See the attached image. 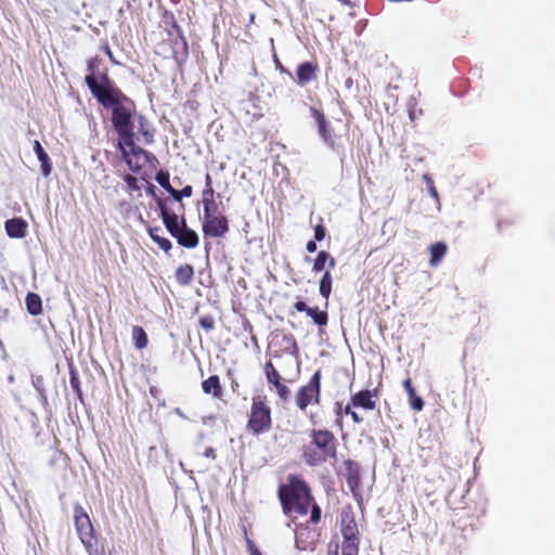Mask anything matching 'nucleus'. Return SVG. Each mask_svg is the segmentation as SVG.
I'll use <instances>...</instances> for the list:
<instances>
[{
	"label": "nucleus",
	"instance_id": "1",
	"mask_svg": "<svg viewBox=\"0 0 555 555\" xmlns=\"http://www.w3.org/2000/svg\"><path fill=\"white\" fill-rule=\"evenodd\" d=\"M85 80L92 95L104 107L112 109V124L120 138L119 142L130 144L134 135L133 102L115 87V83L106 76H104L102 85L98 83L92 75L86 76Z\"/></svg>",
	"mask_w": 555,
	"mask_h": 555
},
{
	"label": "nucleus",
	"instance_id": "2",
	"mask_svg": "<svg viewBox=\"0 0 555 555\" xmlns=\"http://www.w3.org/2000/svg\"><path fill=\"white\" fill-rule=\"evenodd\" d=\"M279 495L286 514L295 512L305 515L313 501L305 481L297 477H291L288 486H281Z\"/></svg>",
	"mask_w": 555,
	"mask_h": 555
},
{
	"label": "nucleus",
	"instance_id": "3",
	"mask_svg": "<svg viewBox=\"0 0 555 555\" xmlns=\"http://www.w3.org/2000/svg\"><path fill=\"white\" fill-rule=\"evenodd\" d=\"M336 456V440L328 430H312L311 441L304 448L307 464L317 466Z\"/></svg>",
	"mask_w": 555,
	"mask_h": 555
},
{
	"label": "nucleus",
	"instance_id": "4",
	"mask_svg": "<svg viewBox=\"0 0 555 555\" xmlns=\"http://www.w3.org/2000/svg\"><path fill=\"white\" fill-rule=\"evenodd\" d=\"M247 426L256 435L268 430L271 426V411L261 397L253 399Z\"/></svg>",
	"mask_w": 555,
	"mask_h": 555
},
{
	"label": "nucleus",
	"instance_id": "5",
	"mask_svg": "<svg viewBox=\"0 0 555 555\" xmlns=\"http://www.w3.org/2000/svg\"><path fill=\"white\" fill-rule=\"evenodd\" d=\"M74 520L81 543L83 544L88 553L92 555V547L94 542L93 526L91 524L89 515L78 504L74 506Z\"/></svg>",
	"mask_w": 555,
	"mask_h": 555
},
{
	"label": "nucleus",
	"instance_id": "6",
	"mask_svg": "<svg viewBox=\"0 0 555 555\" xmlns=\"http://www.w3.org/2000/svg\"><path fill=\"white\" fill-rule=\"evenodd\" d=\"M321 373L317 371L309 383L301 387L296 396V404L300 410H305L308 404L320 401V390H321Z\"/></svg>",
	"mask_w": 555,
	"mask_h": 555
},
{
	"label": "nucleus",
	"instance_id": "7",
	"mask_svg": "<svg viewBox=\"0 0 555 555\" xmlns=\"http://www.w3.org/2000/svg\"><path fill=\"white\" fill-rule=\"evenodd\" d=\"M118 147L129 169L133 172H139L147 159L146 152L141 147L135 146L133 139H131L130 144L119 142Z\"/></svg>",
	"mask_w": 555,
	"mask_h": 555
},
{
	"label": "nucleus",
	"instance_id": "8",
	"mask_svg": "<svg viewBox=\"0 0 555 555\" xmlns=\"http://www.w3.org/2000/svg\"><path fill=\"white\" fill-rule=\"evenodd\" d=\"M203 231L207 236H223L229 231L228 220L223 215H215L212 217L205 218L203 222Z\"/></svg>",
	"mask_w": 555,
	"mask_h": 555
},
{
	"label": "nucleus",
	"instance_id": "9",
	"mask_svg": "<svg viewBox=\"0 0 555 555\" xmlns=\"http://www.w3.org/2000/svg\"><path fill=\"white\" fill-rule=\"evenodd\" d=\"M311 116L315 119L318 125V132L322 138L323 142L330 146L334 145L333 133L332 130L325 119L323 113H321L315 107H310Z\"/></svg>",
	"mask_w": 555,
	"mask_h": 555
},
{
	"label": "nucleus",
	"instance_id": "10",
	"mask_svg": "<svg viewBox=\"0 0 555 555\" xmlns=\"http://www.w3.org/2000/svg\"><path fill=\"white\" fill-rule=\"evenodd\" d=\"M340 531L344 540L359 539L358 526L351 512L341 513Z\"/></svg>",
	"mask_w": 555,
	"mask_h": 555
},
{
	"label": "nucleus",
	"instance_id": "11",
	"mask_svg": "<svg viewBox=\"0 0 555 555\" xmlns=\"http://www.w3.org/2000/svg\"><path fill=\"white\" fill-rule=\"evenodd\" d=\"M173 237L177 238L181 246L186 248H194L198 245L197 233L189 229L184 220H182V229Z\"/></svg>",
	"mask_w": 555,
	"mask_h": 555
},
{
	"label": "nucleus",
	"instance_id": "12",
	"mask_svg": "<svg viewBox=\"0 0 555 555\" xmlns=\"http://www.w3.org/2000/svg\"><path fill=\"white\" fill-rule=\"evenodd\" d=\"M27 222L22 218L9 219L5 230L10 237L22 238L26 235Z\"/></svg>",
	"mask_w": 555,
	"mask_h": 555
},
{
	"label": "nucleus",
	"instance_id": "13",
	"mask_svg": "<svg viewBox=\"0 0 555 555\" xmlns=\"http://www.w3.org/2000/svg\"><path fill=\"white\" fill-rule=\"evenodd\" d=\"M317 66L310 62L300 64L297 68V83L305 86L315 78Z\"/></svg>",
	"mask_w": 555,
	"mask_h": 555
},
{
	"label": "nucleus",
	"instance_id": "14",
	"mask_svg": "<svg viewBox=\"0 0 555 555\" xmlns=\"http://www.w3.org/2000/svg\"><path fill=\"white\" fill-rule=\"evenodd\" d=\"M160 215L169 233L175 236L182 229L179 225L178 216L175 214H170L166 206L159 202Z\"/></svg>",
	"mask_w": 555,
	"mask_h": 555
},
{
	"label": "nucleus",
	"instance_id": "15",
	"mask_svg": "<svg viewBox=\"0 0 555 555\" xmlns=\"http://www.w3.org/2000/svg\"><path fill=\"white\" fill-rule=\"evenodd\" d=\"M352 405L357 408H363L366 410L375 409V401L373 400V393L370 390H361L357 392L352 399Z\"/></svg>",
	"mask_w": 555,
	"mask_h": 555
},
{
	"label": "nucleus",
	"instance_id": "16",
	"mask_svg": "<svg viewBox=\"0 0 555 555\" xmlns=\"http://www.w3.org/2000/svg\"><path fill=\"white\" fill-rule=\"evenodd\" d=\"M310 532L307 527H301L296 531V548L299 551L312 550L314 540L309 537Z\"/></svg>",
	"mask_w": 555,
	"mask_h": 555
},
{
	"label": "nucleus",
	"instance_id": "17",
	"mask_svg": "<svg viewBox=\"0 0 555 555\" xmlns=\"http://www.w3.org/2000/svg\"><path fill=\"white\" fill-rule=\"evenodd\" d=\"M34 152L36 153L39 162L41 163V172L44 177H48L51 173L52 166L50 163L49 155L43 150L42 145L39 141L34 142Z\"/></svg>",
	"mask_w": 555,
	"mask_h": 555
},
{
	"label": "nucleus",
	"instance_id": "18",
	"mask_svg": "<svg viewBox=\"0 0 555 555\" xmlns=\"http://www.w3.org/2000/svg\"><path fill=\"white\" fill-rule=\"evenodd\" d=\"M203 391L207 395H212L215 398H220L221 386L217 375H212L202 383Z\"/></svg>",
	"mask_w": 555,
	"mask_h": 555
},
{
	"label": "nucleus",
	"instance_id": "19",
	"mask_svg": "<svg viewBox=\"0 0 555 555\" xmlns=\"http://www.w3.org/2000/svg\"><path fill=\"white\" fill-rule=\"evenodd\" d=\"M403 386L409 395L412 409L415 411H422L424 408V401L421 397L416 396V392L412 386L411 379L410 378L405 379L403 382Z\"/></svg>",
	"mask_w": 555,
	"mask_h": 555
},
{
	"label": "nucleus",
	"instance_id": "20",
	"mask_svg": "<svg viewBox=\"0 0 555 555\" xmlns=\"http://www.w3.org/2000/svg\"><path fill=\"white\" fill-rule=\"evenodd\" d=\"M194 276V270L190 264L180 266L176 270V279L180 285H189Z\"/></svg>",
	"mask_w": 555,
	"mask_h": 555
},
{
	"label": "nucleus",
	"instance_id": "21",
	"mask_svg": "<svg viewBox=\"0 0 555 555\" xmlns=\"http://www.w3.org/2000/svg\"><path fill=\"white\" fill-rule=\"evenodd\" d=\"M26 307H27V311L31 315L40 314L42 311V301H41L40 296L35 293H29L26 296Z\"/></svg>",
	"mask_w": 555,
	"mask_h": 555
},
{
	"label": "nucleus",
	"instance_id": "22",
	"mask_svg": "<svg viewBox=\"0 0 555 555\" xmlns=\"http://www.w3.org/2000/svg\"><path fill=\"white\" fill-rule=\"evenodd\" d=\"M447 253V245L444 243H436L434 245H431L430 247V255H431V258H430V266L431 267H436L440 261L441 259L444 257Z\"/></svg>",
	"mask_w": 555,
	"mask_h": 555
},
{
	"label": "nucleus",
	"instance_id": "23",
	"mask_svg": "<svg viewBox=\"0 0 555 555\" xmlns=\"http://www.w3.org/2000/svg\"><path fill=\"white\" fill-rule=\"evenodd\" d=\"M132 339H133L134 346L138 349H143L147 346V335L141 326L132 327Z\"/></svg>",
	"mask_w": 555,
	"mask_h": 555
},
{
	"label": "nucleus",
	"instance_id": "24",
	"mask_svg": "<svg viewBox=\"0 0 555 555\" xmlns=\"http://www.w3.org/2000/svg\"><path fill=\"white\" fill-rule=\"evenodd\" d=\"M160 231L159 228H154L149 230V234L151 238L165 251L170 250L171 248V242L165 237H162L158 235V232Z\"/></svg>",
	"mask_w": 555,
	"mask_h": 555
},
{
	"label": "nucleus",
	"instance_id": "25",
	"mask_svg": "<svg viewBox=\"0 0 555 555\" xmlns=\"http://www.w3.org/2000/svg\"><path fill=\"white\" fill-rule=\"evenodd\" d=\"M320 294L322 297H324L325 299H327L331 295V292H332V276H331V273L328 271H326L321 281H320Z\"/></svg>",
	"mask_w": 555,
	"mask_h": 555
},
{
	"label": "nucleus",
	"instance_id": "26",
	"mask_svg": "<svg viewBox=\"0 0 555 555\" xmlns=\"http://www.w3.org/2000/svg\"><path fill=\"white\" fill-rule=\"evenodd\" d=\"M343 555H358L359 554V539L344 540L341 545Z\"/></svg>",
	"mask_w": 555,
	"mask_h": 555
},
{
	"label": "nucleus",
	"instance_id": "27",
	"mask_svg": "<svg viewBox=\"0 0 555 555\" xmlns=\"http://www.w3.org/2000/svg\"><path fill=\"white\" fill-rule=\"evenodd\" d=\"M307 315L310 317L313 322L320 326L326 325L327 323V313L325 311H320L318 308H310L307 312Z\"/></svg>",
	"mask_w": 555,
	"mask_h": 555
},
{
	"label": "nucleus",
	"instance_id": "28",
	"mask_svg": "<svg viewBox=\"0 0 555 555\" xmlns=\"http://www.w3.org/2000/svg\"><path fill=\"white\" fill-rule=\"evenodd\" d=\"M33 385L39 393V398L42 404L48 403V399L44 390V382L42 376H33Z\"/></svg>",
	"mask_w": 555,
	"mask_h": 555
},
{
	"label": "nucleus",
	"instance_id": "29",
	"mask_svg": "<svg viewBox=\"0 0 555 555\" xmlns=\"http://www.w3.org/2000/svg\"><path fill=\"white\" fill-rule=\"evenodd\" d=\"M266 376L269 383L273 384L274 386L279 385L280 382V374L273 366L271 362H268L264 366Z\"/></svg>",
	"mask_w": 555,
	"mask_h": 555
},
{
	"label": "nucleus",
	"instance_id": "30",
	"mask_svg": "<svg viewBox=\"0 0 555 555\" xmlns=\"http://www.w3.org/2000/svg\"><path fill=\"white\" fill-rule=\"evenodd\" d=\"M330 258V255L326 253V251H320L317 256V258L314 259V263H313V268L312 270L314 272H320L324 269V266L326 263V261L328 260Z\"/></svg>",
	"mask_w": 555,
	"mask_h": 555
},
{
	"label": "nucleus",
	"instance_id": "31",
	"mask_svg": "<svg viewBox=\"0 0 555 555\" xmlns=\"http://www.w3.org/2000/svg\"><path fill=\"white\" fill-rule=\"evenodd\" d=\"M192 186L191 185H186L184 186L182 190L178 191L176 189H171L169 190V194L176 199V201H181L182 197H190L192 195Z\"/></svg>",
	"mask_w": 555,
	"mask_h": 555
},
{
	"label": "nucleus",
	"instance_id": "32",
	"mask_svg": "<svg viewBox=\"0 0 555 555\" xmlns=\"http://www.w3.org/2000/svg\"><path fill=\"white\" fill-rule=\"evenodd\" d=\"M204 205V219L215 215H221L215 202L203 201Z\"/></svg>",
	"mask_w": 555,
	"mask_h": 555
},
{
	"label": "nucleus",
	"instance_id": "33",
	"mask_svg": "<svg viewBox=\"0 0 555 555\" xmlns=\"http://www.w3.org/2000/svg\"><path fill=\"white\" fill-rule=\"evenodd\" d=\"M203 201L215 202L211 178L209 175L206 176V189L203 191Z\"/></svg>",
	"mask_w": 555,
	"mask_h": 555
},
{
	"label": "nucleus",
	"instance_id": "34",
	"mask_svg": "<svg viewBox=\"0 0 555 555\" xmlns=\"http://www.w3.org/2000/svg\"><path fill=\"white\" fill-rule=\"evenodd\" d=\"M156 181L158 182V184L160 186H163L168 193H169V190L173 189L171 185H170V182H169V175L167 172H158L157 176H156Z\"/></svg>",
	"mask_w": 555,
	"mask_h": 555
},
{
	"label": "nucleus",
	"instance_id": "35",
	"mask_svg": "<svg viewBox=\"0 0 555 555\" xmlns=\"http://www.w3.org/2000/svg\"><path fill=\"white\" fill-rule=\"evenodd\" d=\"M423 179H424V181H425V182H426V184H427L428 192H429L430 196H431L433 198H435L437 202H439L438 192H437V190H436V188H435L434 181H433V179L430 178V176H428V175H424Z\"/></svg>",
	"mask_w": 555,
	"mask_h": 555
},
{
	"label": "nucleus",
	"instance_id": "36",
	"mask_svg": "<svg viewBox=\"0 0 555 555\" xmlns=\"http://www.w3.org/2000/svg\"><path fill=\"white\" fill-rule=\"evenodd\" d=\"M275 388H276L278 395L280 396V398L283 401H287L289 399L291 389L286 385L280 383L279 385L275 386Z\"/></svg>",
	"mask_w": 555,
	"mask_h": 555
},
{
	"label": "nucleus",
	"instance_id": "37",
	"mask_svg": "<svg viewBox=\"0 0 555 555\" xmlns=\"http://www.w3.org/2000/svg\"><path fill=\"white\" fill-rule=\"evenodd\" d=\"M347 482L350 489L353 491L359 485L358 474L351 470L348 475Z\"/></svg>",
	"mask_w": 555,
	"mask_h": 555
},
{
	"label": "nucleus",
	"instance_id": "38",
	"mask_svg": "<svg viewBox=\"0 0 555 555\" xmlns=\"http://www.w3.org/2000/svg\"><path fill=\"white\" fill-rule=\"evenodd\" d=\"M199 324L206 331H210L211 328H214L215 322L211 317H203L199 320Z\"/></svg>",
	"mask_w": 555,
	"mask_h": 555
},
{
	"label": "nucleus",
	"instance_id": "39",
	"mask_svg": "<svg viewBox=\"0 0 555 555\" xmlns=\"http://www.w3.org/2000/svg\"><path fill=\"white\" fill-rule=\"evenodd\" d=\"M311 507L310 520L311 522L317 524L321 518V509L317 504H312Z\"/></svg>",
	"mask_w": 555,
	"mask_h": 555
},
{
	"label": "nucleus",
	"instance_id": "40",
	"mask_svg": "<svg viewBox=\"0 0 555 555\" xmlns=\"http://www.w3.org/2000/svg\"><path fill=\"white\" fill-rule=\"evenodd\" d=\"M325 236V231L324 229L321 227V225H318L315 229H314V238L317 241H322Z\"/></svg>",
	"mask_w": 555,
	"mask_h": 555
},
{
	"label": "nucleus",
	"instance_id": "41",
	"mask_svg": "<svg viewBox=\"0 0 555 555\" xmlns=\"http://www.w3.org/2000/svg\"><path fill=\"white\" fill-rule=\"evenodd\" d=\"M295 309L299 312H308V310L310 309V307H308L306 305V302L304 301H297L295 305H294Z\"/></svg>",
	"mask_w": 555,
	"mask_h": 555
},
{
	"label": "nucleus",
	"instance_id": "42",
	"mask_svg": "<svg viewBox=\"0 0 555 555\" xmlns=\"http://www.w3.org/2000/svg\"><path fill=\"white\" fill-rule=\"evenodd\" d=\"M139 122H140V127H141L140 131H141L144 135H147V134H149V132H147V130H145V122H146L145 118H144V117H142V116H140V117H139Z\"/></svg>",
	"mask_w": 555,
	"mask_h": 555
},
{
	"label": "nucleus",
	"instance_id": "43",
	"mask_svg": "<svg viewBox=\"0 0 555 555\" xmlns=\"http://www.w3.org/2000/svg\"><path fill=\"white\" fill-rule=\"evenodd\" d=\"M70 385H72V387H73L77 392H80L79 382H78V378H77L76 376H72V377H70Z\"/></svg>",
	"mask_w": 555,
	"mask_h": 555
},
{
	"label": "nucleus",
	"instance_id": "44",
	"mask_svg": "<svg viewBox=\"0 0 555 555\" xmlns=\"http://www.w3.org/2000/svg\"><path fill=\"white\" fill-rule=\"evenodd\" d=\"M204 456L214 460L216 457L215 450L212 448H207L204 452Z\"/></svg>",
	"mask_w": 555,
	"mask_h": 555
},
{
	"label": "nucleus",
	"instance_id": "45",
	"mask_svg": "<svg viewBox=\"0 0 555 555\" xmlns=\"http://www.w3.org/2000/svg\"><path fill=\"white\" fill-rule=\"evenodd\" d=\"M309 253H314L317 250V244L313 241H309L306 246Z\"/></svg>",
	"mask_w": 555,
	"mask_h": 555
},
{
	"label": "nucleus",
	"instance_id": "46",
	"mask_svg": "<svg viewBox=\"0 0 555 555\" xmlns=\"http://www.w3.org/2000/svg\"><path fill=\"white\" fill-rule=\"evenodd\" d=\"M350 416H351V418L353 420V422H354V423H358V424H359V423H361V422H362V418H361V417L358 415V413H357V412H354V411H353V412H350Z\"/></svg>",
	"mask_w": 555,
	"mask_h": 555
},
{
	"label": "nucleus",
	"instance_id": "47",
	"mask_svg": "<svg viewBox=\"0 0 555 555\" xmlns=\"http://www.w3.org/2000/svg\"><path fill=\"white\" fill-rule=\"evenodd\" d=\"M181 46V49L184 53H186V50H188V44L185 42V40L183 38H181V41L179 43Z\"/></svg>",
	"mask_w": 555,
	"mask_h": 555
},
{
	"label": "nucleus",
	"instance_id": "48",
	"mask_svg": "<svg viewBox=\"0 0 555 555\" xmlns=\"http://www.w3.org/2000/svg\"><path fill=\"white\" fill-rule=\"evenodd\" d=\"M126 181H127L128 183H132V182H134V181H135V178H133L132 176H127V177H126Z\"/></svg>",
	"mask_w": 555,
	"mask_h": 555
},
{
	"label": "nucleus",
	"instance_id": "49",
	"mask_svg": "<svg viewBox=\"0 0 555 555\" xmlns=\"http://www.w3.org/2000/svg\"><path fill=\"white\" fill-rule=\"evenodd\" d=\"M328 259H330V262H328L330 268H334L335 267V259L334 258H328Z\"/></svg>",
	"mask_w": 555,
	"mask_h": 555
},
{
	"label": "nucleus",
	"instance_id": "50",
	"mask_svg": "<svg viewBox=\"0 0 555 555\" xmlns=\"http://www.w3.org/2000/svg\"><path fill=\"white\" fill-rule=\"evenodd\" d=\"M176 413H177L180 417L185 418V415L183 414V412H182L180 409H177V410H176Z\"/></svg>",
	"mask_w": 555,
	"mask_h": 555
},
{
	"label": "nucleus",
	"instance_id": "51",
	"mask_svg": "<svg viewBox=\"0 0 555 555\" xmlns=\"http://www.w3.org/2000/svg\"><path fill=\"white\" fill-rule=\"evenodd\" d=\"M350 412H353V411L351 410V406H350V405H347V406L345 408V413L350 415Z\"/></svg>",
	"mask_w": 555,
	"mask_h": 555
},
{
	"label": "nucleus",
	"instance_id": "52",
	"mask_svg": "<svg viewBox=\"0 0 555 555\" xmlns=\"http://www.w3.org/2000/svg\"><path fill=\"white\" fill-rule=\"evenodd\" d=\"M251 555H261V553H260L259 551H257V550H254V551L251 552Z\"/></svg>",
	"mask_w": 555,
	"mask_h": 555
},
{
	"label": "nucleus",
	"instance_id": "53",
	"mask_svg": "<svg viewBox=\"0 0 555 555\" xmlns=\"http://www.w3.org/2000/svg\"><path fill=\"white\" fill-rule=\"evenodd\" d=\"M93 68V65H92V62L89 63V69L92 70Z\"/></svg>",
	"mask_w": 555,
	"mask_h": 555
}]
</instances>
